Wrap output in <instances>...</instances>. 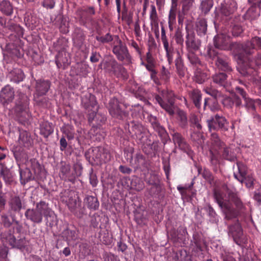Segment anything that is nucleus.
<instances>
[{"label": "nucleus", "mask_w": 261, "mask_h": 261, "mask_svg": "<svg viewBox=\"0 0 261 261\" xmlns=\"http://www.w3.org/2000/svg\"><path fill=\"white\" fill-rule=\"evenodd\" d=\"M228 196L219 190H215L214 193L215 201L221 208L225 218L230 219L235 217L237 213L233 208L231 202H233L237 208L241 210L243 207V204L234 190H228Z\"/></svg>", "instance_id": "1"}, {"label": "nucleus", "mask_w": 261, "mask_h": 261, "mask_svg": "<svg viewBox=\"0 0 261 261\" xmlns=\"http://www.w3.org/2000/svg\"><path fill=\"white\" fill-rule=\"evenodd\" d=\"M62 201L66 204L69 211L76 217H83V211L81 208V201L79 197L73 191L67 190L62 194Z\"/></svg>", "instance_id": "2"}, {"label": "nucleus", "mask_w": 261, "mask_h": 261, "mask_svg": "<svg viewBox=\"0 0 261 261\" xmlns=\"http://www.w3.org/2000/svg\"><path fill=\"white\" fill-rule=\"evenodd\" d=\"M112 52L119 61L124 62L127 64L132 63V58L127 46L118 36H115V40L112 46Z\"/></svg>", "instance_id": "3"}, {"label": "nucleus", "mask_w": 261, "mask_h": 261, "mask_svg": "<svg viewBox=\"0 0 261 261\" xmlns=\"http://www.w3.org/2000/svg\"><path fill=\"white\" fill-rule=\"evenodd\" d=\"M85 156L90 162L95 164L107 163L111 159L110 153L101 147H96L89 149L85 153Z\"/></svg>", "instance_id": "4"}, {"label": "nucleus", "mask_w": 261, "mask_h": 261, "mask_svg": "<svg viewBox=\"0 0 261 261\" xmlns=\"http://www.w3.org/2000/svg\"><path fill=\"white\" fill-rule=\"evenodd\" d=\"M155 99L160 106L170 115L174 114V93L172 91L167 90H163L161 95H157L155 96Z\"/></svg>", "instance_id": "5"}, {"label": "nucleus", "mask_w": 261, "mask_h": 261, "mask_svg": "<svg viewBox=\"0 0 261 261\" xmlns=\"http://www.w3.org/2000/svg\"><path fill=\"white\" fill-rule=\"evenodd\" d=\"M1 240L4 244H8L12 248H16L20 250L25 248L29 245V242L24 237L16 239L13 234L9 232L2 233L1 234Z\"/></svg>", "instance_id": "6"}, {"label": "nucleus", "mask_w": 261, "mask_h": 261, "mask_svg": "<svg viewBox=\"0 0 261 261\" xmlns=\"http://www.w3.org/2000/svg\"><path fill=\"white\" fill-rule=\"evenodd\" d=\"M229 235L231 236L234 242L241 247H245L247 243V238L243 234L242 228L239 223L229 226Z\"/></svg>", "instance_id": "7"}, {"label": "nucleus", "mask_w": 261, "mask_h": 261, "mask_svg": "<svg viewBox=\"0 0 261 261\" xmlns=\"http://www.w3.org/2000/svg\"><path fill=\"white\" fill-rule=\"evenodd\" d=\"M186 47L187 52L197 51L201 46L200 40L195 36L194 32L188 26L186 27Z\"/></svg>", "instance_id": "8"}, {"label": "nucleus", "mask_w": 261, "mask_h": 261, "mask_svg": "<svg viewBox=\"0 0 261 261\" xmlns=\"http://www.w3.org/2000/svg\"><path fill=\"white\" fill-rule=\"evenodd\" d=\"M102 64H103L104 69L107 72L112 73L117 76L123 75L125 73L124 68L114 59L105 61L101 64V65Z\"/></svg>", "instance_id": "9"}, {"label": "nucleus", "mask_w": 261, "mask_h": 261, "mask_svg": "<svg viewBox=\"0 0 261 261\" xmlns=\"http://www.w3.org/2000/svg\"><path fill=\"white\" fill-rule=\"evenodd\" d=\"M207 125L210 130L221 129L226 130L228 129V124L226 119L218 115H216L211 119L207 120Z\"/></svg>", "instance_id": "10"}, {"label": "nucleus", "mask_w": 261, "mask_h": 261, "mask_svg": "<svg viewBox=\"0 0 261 261\" xmlns=\"http://www.w3.org/2000/svg\"><path fill=\"white\" fill-rule=\"evenodd\" d=\"M241 47L246 54H252L255 50L261 48V38L258 37H254L250 41L242 44Z\"/></svg>", "instance_id": "11"}, {"label": "nucleus", "mask_w": 261, "mask_h": 261, "mask_svg": "<svg viewBox=\"0 0 261 261\" xmlns=\"http://www.w3.org/2000/svg\"><path fill=\"white\" fill-rule=\"evenodd\" d=\"M238 93H239L244 99L245 101V106L248 111H253L255 110V107L256 105L259 106L261 108V100L257 99L253 100L252 99L247 97L246 92L243 89L237 87L236 88Z\"/></svg>", "instance_id": "12"}, {"label": "nucleus", "mask_w": 261, "mask_h": 261, "mask_svg": "<svg viewBox=\"0 0 261 261\" xmlns=\"http://www.w3.org/2000/svg\"><path fill=\"white\" fill-rule=\"evenodd\" d=\"M14 98V91L9 85L5 86L0 92V101L4 106L12 102Z\"/></svg>", "instance_id": "13"}, {"label": "nucleus", "mask_w": 261, "mask_h": 261, "mask_svg": "<svg viewBox=\"0 0 261 261\" xmlns=\"http://www.w3.org/2000/svg\"><path fill=\"white\" fill-rule=\"evenodd\" d=\"M36 209L41 214V216H44L47 221L49 218H54L55 213L49 207L48 204L44 201H41L36 204Z\"/></svg>", "instance_id": "14"}, {"label": "nucleus", "mask_w": 261, "mask_h": 261, "mask_svg": "<svg viewBox=\"0 0 261 261\" xmlns=\"http://www.w3.org/2000/svg\"><path fill=\"white\" fill-rule=\"evenodd\" d=\"M82 103L84 108L89 111H94V110H98L96 97L91 94H88L84 95L82 97Z\"/></svg>", "instance_id": "15"}, {"label": "nucleus", "mask_w": 261, "mask_h": 261, "mask_svg": "<svg viewBox=\"0 0 261 261\" xmlns=\"http://www.w3.org/2000/svg\"><path fill=\"white\" fill-rule=\"evenodd\" d=\"M109 110L110 114L114 117H122L123 112L121 111L117 99L112 98L109 103Z\"/></svg>", "instance_id": "16"}, {"label": "nucleus", "mask_w": 261, "mask_h": 261, "mask_svg": "<svg viewBox=\"0 0 261 261\" xmlns=\"http://www.w3.org/2000/svg\"><path fill=\"white\" fill-rule=\"evenodd\" d=\"M97 111L94 110V111H92V113L89 114L88 120L90 123H92L93 126L95 125L98 127L105 122L106 118L105 115L97 113Z\"/></svg>", "instance_id": "17"}, {"label": "nucleus", "mask_w": 261, "mask_h": 261, "mask_svg": "<svg viewBox=\"0 0 261 261\" xmlns=\"http://www.w3.org/2000/svg\"><path fill=\"white\" fill-rule=\"evenodd\" d=\"M215 65L217 67L221 70L224 71H231V68L229 65L228 59L226 56L222 55L217 56V59L215 61Z\"/></svg>", "instance_id": "18"}, {"label": "nucleus", "mask_w": 261, "mask_h": 261, "mask_svg": "<svg viewBox=\"0 0 261 261\" xmlns=\"http://www.w3.org/2000/svg\"><path fill=\"white\" fill-rule=\"evenodd\" d=\"M23 200L18 196L12 197L9 202L10 212H19L22 207Z\"/></svg>", "instance_id": "19"}, {"label": "nucleus", "mask_w": 261, "mask_h": 261, "mask_svg": "<svg viewBox=\"0 0 261 261\" xmlns=\"http://www.w3.org/2000/svg\"><path fill=\"white\" fill-rule=\"evenodd\" d=\"M229 43V38L224 34L218 35L214 38L216 47L221 49H226Z\"/></svg>", "instance_id": "20"}, {"label": "nucleus", "mask_w": 261, "mask_h": 261, "mask_svg": "<svg viewBox=\"0 0 261 261\" xmlns=\"http://www.w3.org/2000/svg\"><path fill=\"white\" fill-rule=\"evenodd\" d=\"M50 88L48 81L38 80L36 84V95L39 96L45 95Z\"/></svg>", "instance_id": "21"}, {"label": "nucleus", "mask_w": 261, "mask_h": 261, "mask_svg": "<svg viewBox=\"0 0 261 261\" xmlns=\"http://www.w3.org/2000/svg\"><path fill=\"white\" fill-rule=\"evenodd\" d=\"M128 130L130 133L134 134L136 136L137 138H138L140 140L143 138L142 134L144 131V128L143 126L139 123H135L134 121L128 123Z\"/></svg>", "instance_id": "22"}, {"label": "nucleus", "mask_w": 261, "mask_h": 261, "mask_svg": "<svg viewBox=\"0 0 261 261\" xmlns=\"http://www.w3.org/2000/svg\"><path fill=\"white\" fill-rule=\"evenodd\" d=\"M25 216L34 223H40L42 221L41 214L36 208L28 209L25 212Z\"/></svg>", "instance_id": "23"}, {"label": "nucleus", "mask_w": 261, "mask_h": 261, "mask_svg": "<svg viewBox=\"0 0 261 261\" xmlns=\"http://www.w3.org/2000/svg\"><path fill=\"white\" fill-rule=\"evenodd\" d=\"M71 70L76 75L81 76H86L89 72V66L84 62L77 63Z\"/></svg>", "instance_id": "24"}, {"label": "nucleus", "mask_w": 261, "mask_h": 261, "mask_svg": "<svg viewBox=\"0 0 261 261\" xmlns=\"http://www.w3.org/2000/svg\"><path fill=\"white\" fill-rule=\"evenodd\" d=\"M172 139L174 144L178 146L179 149L186 151L189 149V145L180 134L175 133L172 135Z\"/></svg>", "instance_id": "25"}, {"label": "nucleus", "mask_w": 261, "mask_h": 261, "mask_svg": "<svg viewBox=\"0 0 261 261\" xmlns=\"http://www.w3.org/2000/svg\"><path fill=\"white\" fill-rule=\"evenodd\" d=\"M56 63L58 68H65L69 64L67 53L65 51L59 52L56 57Z\"/></svg>", "instance_id": "26"}, {"label": "nucleus", "mask_w": 261, "mask_h": 261, "mask_svg": "<svg viewBox=\"0 0 261 261\" xmlns=\"http://www.w3.org/2000/svg\"><path fill=\"white\" fill-rule=\"evenodd\" d=\"M148 119L154 130L157 132L161 137H164L166 136V130L158 123L155 117L150 115L148 116Z\"/></svg>", "instance_id": "27"}, {"label": "nucleus", "mask_w": 261, "mask_h": 261, "mask_svg": "<svg viewBox=\"0 0 261 261\" xmlns=\"http://www.w3.org/2000/svg\"><path fill=\"white\" fill-rule=\"evenodd\" d=\"M223 105L228 108H230L235 104L237 107L241 106L242 102L240 98L237 95H232V97H227L222 100Z\"/></svg>", "instance_id": "28"}, {"label": "nucleus", "mask_w": 261, "mask_h": 261, "mask_svg": "<svg viewBox=\"0 0 261 261\" xmlns=\"http://www.w3.org/2000/svg\"><path fill=\"white\" fill-rule=\"evenodd\" d=\"M40 134L44 137L47 138L54 132V127L51 123L44 121L41 123L40 126Z\"/></svg>", "instance_id": "29"}, {"label": "nucleus", "mask_w": 261, "mask_h": 261, "mask_svg": "<svg viewBox=\"0 0 261 261\" xmlns=\"http://www.w3.org/2000/svg\"><path fill=\"white\" fill-rule=\"evenodd\" d=\"M84 202L90 210L95 211L99 207V203L97 198L92 196L86 197Z\"/></svg>", "instance_id": "30"}, {"label": "nucleus", "mask_w": 261, "mask_h": 261, "mask_svg": "<svg viewBox=\"0 0 261 261\" xmlns=\"http://www.w3.org/2000/svg\"><path fill=\"white\" fill-rule=\"evenodd\" d=\"M9 77L11 81L17 83L23 80L24 75L20 69H14L10 73Z\"/></svg>", "instance_id": "31"}, {"label": "nucleus", "mask_w": 261, "mask_h": 261, "mask_svg": "<svg viewBox=\"0 0 261 261\" xmlns=\"http://www.w3.org/2000/svg\"><path fill=\"white\" fill-rule=\"evenodd\" d=\"M0 11L6 15H11L13 11V6L10 2L4 0L0 3Z\"/></svg>", "instance_id": "32"}, {"label": "nucleus", "mask_w": 261, "mask_h": 261, "mask_svg": "<svg viewBox=\"0 0 261 261\" xmlns=\"http://www.w3.org/2000/svg\"><path fill=\"white\" fill-rule=\"evenodd\" d=\"M150 7L151 10L149 13V19L152 29H153V28L158 27V17L155 6L152 5Z\"/></svg>", "instance_id": "33"}, {"label": "nucleus", "mask_w": 261, "mask_h": 261, "mask_svg": "<svg viewBox=\"0 0 261 261\" xmlns=\"http://www.w3.org/2000/svg\"><path fill=\"white\" fill-rule=\"evenodd\" d=\"M19 143L25 147H28L31 144V139L29 134L26 131H22L20 133L18 140Z\"/></svg>", "instance_id": "34"}, {"label": "nucleus", "mask_w": 261, "mask_h": 261, "mask_svg": "<svg viewBox=\"0 0 261 261\" xmlns=\"http://www.w3.org/2000/svg\"><path fill=\"white\" fill-rule=\"evenodd\" d=\"M190 96L192 99L195 106L199 108L200 106V101L201 100V94L198 89H194L190 93Z\"/></svg>", "instance_id": "35"}, {"label": "nucleus", "mask_w": 261, "mask_h": 261, "mask_svg": "<svg viewBox=\"0 0 261 261\" xmlns=\"http://www.w3.org/2000/svg\"><path fill=\"white\" fill-rule=\"evenodd\" d=\"M177 120L179 126L182 128H185L188 125V119L186 113L180 110L177 112Z\"/></svg>", "instance_id": "36"}, {"label": "nucleus", "mask_w": 261, "mask_h": 261, "mask_svg": "<svg viewBox=\"0 0 261 261\" xmlns=\"http://www.w3.org/2000/svg\"><path fill=\"white\" fill-rule=\"evenodd\" d=\"M177 57L175 60V66L179 75L183 76L185 75V67L184 65L183 60L179 53H177Z\"/></svg>", "instance_id": "37"}, {"label": "nucleus", "mask_w": 261, "mask_h": 261, "mask_svg": "<svg viewBox=\"0 0 261 261\" xmlns=\"http://www.w3.org/2000/svg\"><path fill=\"white\" fill-rule=\"evenodd\" d=\"M207 31V22L204 19L199 20L196 23V31L199 36H203Z\"/></svg>", "instance_id": "38"}, {"label": "nucleus", "mask_w": 261, "mask_h": 261, "mask_svg": "<svg viewBox=\"0 0 261 261\" xmlns=\"http://www.w3.org/2000/svg\"><path fill=\"white\" fill-rule=\"evenodd\" d=\"M227 75L224 73L215 74L213 76V82L221 86L225 87L226 84Z\"/></svg>", "instance_id": "39"}, {"label": "nucleus", "mask_w": 261, "mask_h": 261, "mask_svg": "<svg viewBox=\"0 0 261 261\" xmlns=\"http://www.w3.org/2000/svg\"><path fill=\"white\" fill-rule=\"evenodd\" d=\"M1 175L6 184H10L12 181V176L10 170L6 167L0 165Z\"/></svg>", "instance_id": "40"}, {"label": "nucleus", "mask_w": 261, "mask_h": 261, "mask_svg": "<svg viewBox=\"0 0 261 261\" xmlns=\"http://www.w3.org/2000/svg\"><path fill=\"white\" fill-rule=\"evenodd\" d=\"M164 48L166 50V57L169 64H171L173 61L172 51L173 48L171 45H170L167 40L162 41Z\"/></svg>", "instance_id": "41"}, {"label": "nucleus", "mask_w": 261, "mask_h": 261, "mask_svg": "<svg viewBox=\"0 0 261 261\" xmlns=\"http://www.w3.org/2000/svg\"><path fill=\"white\" fill-rule=\"evenodd\" d=\"M213 6V0H203L201 2L200 8L205 14L207 13Z\"/></svg>", "instance_id": "42"}, {"label": "nucleus", "mask_w": 261, "mask_h": 261, "mask_svg": "<svg viewBox=\"0 0 261 261\" xmlns=\"http://www.w3.org/2000/svg\"><path fill=\"white\" fill-rule=\"evenodd\" d=\"M196 51H188L187 52V57L189 61L193 65L196 66L200 65L201 62L199 58L195 54Z\"/></svg>", "instance_id": "43"}, {"label": "nucleus", "mask_w": 261, "mask_h": 261, "mask_svg": "<svg viewBox=\"0 0 261 261\" xmlns=\"http://www.w3.org/2000/svg\"><path fill=\"white\" fill-rule=\"evenodd\" d=\"M21 99L22 101H18L16 105L20 110L25 111L28 107L29 100L28 97L24 94L21 96Z\"/></svg>", "instance_id": "44"}, {"label": "nucleus", "mask_w": 261, "mask_h": 261, "mask_svg": "<svg viewBox=\"0 0 261 261\" xmlns=\"http://www.w3.org/2000/svg\"><path fill=\"white\" fill-rule=\"evenodd\" d=\"M207 79L206 74L201 70L197 69L195 72L194 80L199 84L203 83Z\"/></svg>", "instance_id": "45"}, {"label": "nucleus", "mask_w": 261, "mask_h": 261, "mask_svg": "<svg viewBox=\"0 0 261 261\" xmlns=\"http://www.w3.org/2000/svg\"><path fill=\"white\" fill-rule=\"evenodd\" d=\"M70 170L71 168L69 164H65L62 165L60 169L62 178L67 180L68 177H71L69 174Z\"/></svg>", "instance_id": "46"}, {"label": "nucleus", "mask_w": 261, "mask_h": 261, "mask_svg": "<svg viewBox=\"0 0 261 261\" xmlns=\"http://www.w3.org/2000/svg\"><path fill=\"white\" fill-rule=\"evenodd\" d=\"M20 173V179L21 182H28L31 178V173L29 169H26L23 171L22 170H19Z\"/></svg>", "instance_id": "47"}, {"label": "nucleus", "mask_w": 261, "mask_h": 261, "mask_svg": "<svg viewBox=\"0 0 261 261\" xmlns=\"http://www.w3.org/2000/svg\"><path fill=\"white\" fill-rule=\"evenodd\" d=\"M224 158L230 161H234L236 159L235 154L231 151L229 148L226 147L224 148L222 154Z\"/></svg>", "instance_id": "48"}, {"label": "nucleus", "mask_w": 261, "mask_h": 261, "mask_svg": "<svg viewBox=\"0 0 261 261\" xmlns=\"http://www.w3.org/2000/svg\"><path fill=\"white\" fill-rule=\"evenodd\" d=\"M149 53H147V63H144V62H142L141 64L144 65L146 69L149 71L150 72L155 71L154 69V64L151 60V59L150 58Z\"/></svg>", "instance_id": "49"}, {"label": "nucleus", "mask_w": 261, "mask_h": 261, "mask_svg": "<svg viewBox=\"0 0 261 261\" xmlns=\"http://www.w3.org/2000/svg\"><path fill=\"white\" fill-rule=\"evenodd\" d=\"M74 38L80 42L85 40V34L81 29L77 28L74 30Z\"/></svg>", "instance_id": "50"}, {"label": "nucleus", "mask_w": 261, "mask_h": 261, "mask_svg": "<svg viewBox=\"0 0 261 261\" xmlns=\"http://www.w3.org/2000/svg\"><path fill=\"white\" fill-rule=\"evenodd\" d=\"M177 8L171 7L168 17V23L169 25L173 23L176 19Z\"/></svg>", "instance_id": "51"}, {"label": "nucleus", "mask_w": 261, "mask_h": 261, "mask_svg": "<svg viewBox=\"0 0 261 261\" xmlns=\"http://www.w3.org/2000/svg\"><path fill=\"white\" fill-rule=\"evenodd\" d=\"M239 71L243 75L246 76L249 75L252 72V69L250 68H247L244 65V63H242L240 64L238 67Z\"/></svg>", "instance_id": "52"}, {"label": "nucleus", "mask_w": 261, "mask_h": 261, "mask_svg": "<svg viewBox=\"0 0 261 261\" xmlns=\"http://www.w3.org/2000/svg\"><path fill=\"white\" fill-rule=\"evenodd\" d=\"M177 256L179 261H191L190 255L185 250H181Z\"/></svg>", "instance_id": "53"}, {"label": "nucleus", "mask_w": 261, "mask_h": 261, "mask_svg": "<svg viewBox=\"0 0 261 261\" xmlns=\"http://www.w3.org/2000/svg\"><path fill=\"white\" fill-rule=\"evenodd\" d=\"M257 9L255 7H251L246 12L247 17L251 19H254L259 15L257 12Z\"/></svg>", "instance_id": "54"}, {"label": "nucleus", "mask_w": 261, "mask_h": 261, "mask_svg": "<svg viewBox=\"0 0 261 261\" xmlns=\"http://www.w3.org/2000/svg\"><path fill=\"white\" fill-rule=\"evenodd\" d=\"M204 91L208 95L217 99L221 95L220 93L217 90L213 89L211 88H206L204 89Z\"/></svg>", "instance_id": "55"}, {"label": "nucleus", "mask_w": 261, "mask_h": 261, "mask_svg": "<svg viewBox=\"0 0 261 261\" xmlns=\"http://www.w3.org/2000/svg\"><path fill=\"white\" fill-rule=\"evenodd\" d=\"M212 143L213 145L218 147L222 146L223 143L220 140L218 135L216 133H212L211 135Z\"/></svg>", "instance_id": "56"}, {"label": "nucleus", "mask_w": 261, "mask_h": 261, "mask_svg": "<svg viewBox=\"0 0 261 261\" xmlns=\"http://www.w3.org/2000/svg\"><path fill=\"white\" fill-rule=\"evenodd\" d=\"M70 176L71 177H68L67 180L74 182L76 177L79 176L81 174V171H76V169L74 168L73 170H70Z\"/></svg>", "instance_id": "57"}, {"label": "nucleus", "mask_w": 261, "mask_h": 261, "mask_svg": "<svg viewBox=\"0 0 261 261\" xmlns=\"http://www.w3.org/2000/svg\"><path fill=\"white\" fill-rule=\"evenodd\" d=\"M132 111V116L134 117L138 118L140 117V115L143 112V109L140 105H136L134 107Z\"/></svg>", "instance_id": "58"}, {"label": "nucleus", "mask_w": 261, "mask_h": 261, "mask_svg": "<svg viewBox=\"0 0 261 261\" xmlns=\"http://www.w3.org/2000/svg\"><path fill=\"white\" fill-rule=\"evenodd\" d=\"M169 236L173 242L180 241L181 237H179L178 229L177 230L174 229H171L169 232Z\"/></svg>", "instance_id": "59"}, {"label": "nucleus", "mask_w": 261, "mask_h": 261, "mask_svg": "<svg viewBox=\"0 0 261 261\" xmlns=\"http://www.w3.org/2000/svg\"><path fill=\"white\" fill-rule=\"evenodd\" d=\"M96 40L102 43H108L113 40V38L110 34H107L105 36H96Z\"/></svg>", "instance_id": "60"}, {"label": "nucleus", "mask_w": 261, "mask_h": 261, "mask_svg": "<svg viewBox=\"0 0 261 261\" xmlns=\"http://www.w3.org/2000/svg\"><path fill=\"white\" fill-rule=\"evenodd\" d=\"M89 179L91 185L93 187H96L98 183V179L96 175L93 172V170L91 169V172L89 175Z\"/></svg>", "instance_id": "61"}, {"label": "nucleus", "mask_w": 261, "mask_h": 261, "mask_svg": "<svg viewBox=\"0 0 261 261\" xmlns=\"http://www.w3.org/2000/svg\"><path fill=\"white\" fill-rule=\"evenodd\" d=\"M175 40L177 44L183 45L184 39L180 31H177L175 35Z\"/></svg>", "instance_id": "62"}, {"label": "nucleus", "mask_w": 261, "mask_h": 261, "mask_svg": "<svg viewBox=\"0 0 261 261\" xmlns=\"http://www.w3.org/2000/svg\"><path fill=\"white\" fill-rule=\"evenodd\" d=\"M220 54H218L214 49L211 48H208L207 50V56L211 59L214 60L217 59V56L220 55Z\"/></svg>", "instance_id": "63"}, {"label": "nucleus", "mask_w": 261, "mask_h": 261, "mask_svg": "<svg viewBox=\"0 0 261 261\" xmlns=\"http://www.w3.org/2000/svg\"><path fill=\"white\" fill-rule=\"evenodd\" d=\"M178 233L179 234V237H181L180 238V241H183L185 239L186 236L188 234L187 229L185 227L180 226L178 228Z\"/></svg>", "instance_id": "64"}]
</instances>
